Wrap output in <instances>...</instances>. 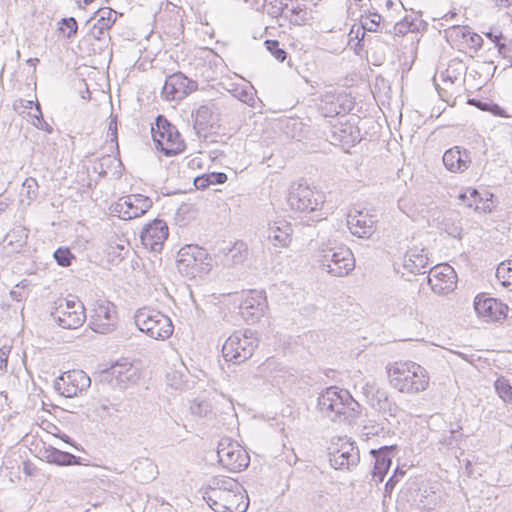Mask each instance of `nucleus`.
I'll return each instance as SVG.
<instances>
[{
	"mask_svg": "<svg viewBox=\"0 0 512 512\" xmlns=\"http://www.w3.org/2000/svg\"><path fill=\"white\" fill-rule=\"evenodd\" d=\"M243 488L230 477H213L203 493V499L215 512H246L249 501Z\"/></svg>",
	"mask_w": 512,
	"mask_h": 512,
	"instance_id": "nucleus-1",
	"label": "nucleus"
},
{
	"mask_svg": "<svg viewBox=\"0 0 512 512\" xmlns=\"http://www.w3.org/2000/svg\"><path fill=\"white\" fill-rule=\"evenodd\" d=\"M317 408L332 422L351 423L358 417L360 405L347 390L331 386L319 394Z\"/></svg>",
	"mask_w": 512,
	"mask_h": 512,
	"instance_id": "nucleus-2",
	"label": "nucleus"
},
{
	"mask_svg": "<svg viewBox=\"0 0 512 512\" xmlns=\"http://www.w3.org/2000/svg\"><path fill=\"white\" fill-rule=\"evenodd\" d=\"M387 373L390 385L401 393H419L429 385L426 369L412 361L395 362L388 367Z\"/></svg>",
	"mask_w": 512,
	"mask_h": 512,
	"instance_id": "nucleus-3",
	"label": "nucleus"
},
{
	"mask_svg": "<svg viewBox=\"0 0 512 512\" xmlns=\"http://www.w3.org/2000/svg\"><path fill=\"white\" fill-rule=\"evenodd\" d=\"M137 328L155 340H166L174 331L171 319L159 310L143 307L134 314Z\"/></svg>",
	"mask_w": 512,
	"mask_h": 512,
	"instance_id": "nucleus-4",
	"label": "nucleus"
},
{
	"mask_svg": "<svg viewBox=\"0 0 512 512\" xmlns=\"http://www.w3.org/2000/svg\"><path fill=\"white\" fill-rule=\"evenodd\" d=\"M151 133L155 147L164 155L172 156L184 151L185 143L180 133L163 115L156 117Z\"/></svg>",
	"mask_w": 512,
	"mask_h": 512,
	"instance_id": "nucleus-5",
	"label": "nucleus"
},
{
	"mask_svg": "<svg viewBox=\"0 0 512 512\" xmlns=\"http://www.w3.org/2000/svg\"><path fill=\"white\" fill-rule=\"evenodd\" d=\"M319 253L321 268L333 276H346L355 267L354 255L347 247L323 246L320 248Z\"/></svg>",
	"mask_w": 512,
	"mask_h": 512,
	"instance_id": "nucleus-6",
	"label": "nucleus"
},
{
	"mask_svg": "<svg viewBox=\"0 0 512 512\" xmlns=\"http://www.w3.org/2000/svg\"><path fill=\"white\" fill-rule=\"evenodd\" d=\"M176 262L179 273L189 279L206 274L211 269L206 250L197 245L182 247L177 254Z\"/></svg>",
	"mask_w": 512,
	"mask_h": 512,
	"instance_id": "nucleus-7",
	"label": "nucleus"
},
{
	"mask_svg": "<svg viewBox=\"0 0 512 512\" xmlns=\"http://www.w3.org/2000/svg\"><path fill=\"white\" fill-rule=\"evenodd\" d=\"M256 347L257 339L251 330L236 331L224 342L222 353L226 361L240 364L253 355Z\"/></svg>",
	"mask_w": 512,
	"mask_h": 512,
	"instance_id": "nucleus-8",
	"label": "nucleus"
},
{
	"mask_svg": "<svg viewBox=\"0 0 512 512\" xmlns=\"http://www.w3.org/2000/svg\"><path fill=\"white\" fill-rule=\"evenodd\" d=\"M324 194L304 183L294 182L289 188L287 198L292 210L299 212H317L324 204Z\"/></svg>",
	"mask_w": 512,
	"mask_h": 512,
	"instance_id": "nucleus-9",
	"label": "nucleus"
},
{
	"mask_svg": "<svg viewBox=\"0 0 512 512\" xmlns=\"http://www.w3.org/2000/svg\"><path fill=\"white\" fill-rule=\"evenodd\" d=\"M52 320L61 328L76 329L86 320L85 307L76 297L60 299L51 311Z\"/></svg>",
	"mask_w": 512,
	"mask_h": 512,
	"instance_id": "nucleus-10",
	"label": "nucleus"
},
{
	"mask_svg": "<svg viewBox=\"0 0 512 512\" xmlns=\"http://www.w3.org/2000/svg\"><path fill=\"white\" fill-rule=\"evenodd\" d=\"M217 456L220 464L230 472H240L247 468L250 462L246 450L230 438L220 440Z\"/></svg>",
	"mask_w": 512,
	"mask_h": 512,
	"instance_id": "nucleus-11",
	"label": "nucleus"
},
{
	"mask_svg": "<svg viewBox=\"0 0 512 512\" xmlns=\"http://www.w3.org/2000/svg\"><path fill=\"white\" fill-rule=\"evenodd\" d=\"M152 205L153 202L149 197L132 194L120 198L112 206V212L123 220H130L144 215Z\"/></svg>",
	"mask_w": 512,
	"mask_h": 512,
	"instance_id": "nucleus-12",
	"label": "nucleus"
},
{
	"mask_svg": "<svg viewBox=\"0 0 512 512\" xmlns=\"http://www.w3.org/2000/svg\"><path fill=\"white\" fill-rule=\"evenodd\" d=\"M117 315L114 304L106 300L95 302L90 316V328L99 334H108L115 329Z\"/></svg>",
	"mask_w": 512,
	"mask_h": 512,
	"instance_id": "nucleus-13",
	"label": "nucleus"
},
{
	"mask_svg": "<svg viewBox=\"0 0 512 512\" xmlns=\"http://www.w3.org/2000/svg\"><path fill=\"white\" fill-rule=\"evenodd\" d=\"M90 384L91 379L84 371L71 370L59 376L54 387L62 396L72 398L86 391Z\"/></svg>",
	"mask_w": 512,
	"mask_h": 512,
	"instance_id": "nucleus-14",
	"label": "nucleus"
},
{
	"mask_svg": "<svg viewBox=\"0 0 512 512\" xmlns=\"http://www.w3.org/2000/svg\"><path fill=\"white\" fill-rule=\"evenodd\" d=\"M427 282L434 293L445 295L455 289L457 275L450 265L438 264L429 269Z\"/></svg>",
	"mask_w": 512,
	"mask_h": 512,
	"instance_id": "nucleus-15",
	"label": "nucleus"
},
{
	"mask_svg": "<svg viewBox=\"0 0 512 512\" xmlns=\"http://www.w3.org/2000/svg\"><path fill=\"white\" fill-rule=\"evenodd\" d=\"M197 88L198 84L196 81L189 79L181 72H177L167 77L162 89V95L167 100L180 101L196 91Z\"/></svg>",
	"mask_w": 512,
	"mask_h": 512,
	"instance_id": "nucleus-16",
	"label": "nucleus"
},
{
	"mask_svg": "<svg viewBox=\"0 0 512 512\" xmlns=\"http://www.w3.org/2000/svg\"><path fill=\"white\" fill-rule=\"evenodd\" d=\"M266 308V296L264 292L257 290L245 293L239 306L242 318L250 323L258 321L264 315Z\"/></svg>",
	"mask_w": 512,
	"mask_h": 512,
	"instance_id": "nucleus-17",
	"label": "nucleus"
},
{
	"mask_svg": "<svg viewBox=\"0 0 512 512\" xmlns=\"http://www.w3.org/2000/svg\"><path fill=\"white\" fill-rule=\"evenodd\" d=\"M474 309L477 315L486 322H494L505 319L508 306L495 298L484 294L477 295L474 300Z\"/></svg>",
	"mask_w": 512,
	"mask_h": 512,
	"instance_id": "nucleus-18",
	"label": "nucleus"
},
{
	"mask_svg": "<svg viewBox=\"0 0 512 512\" xmlns=\"http://www.w3.org/2000/svg\"><path fill=\"white\" fill-rule=\"evenodd\" d=\"M376 216L369 212L354 210L347 215V227L359 238H370L376 231Z\"/></svg>",
	"mask_w": 512,
	"mask_h": 512,
	"instance_id": "nucleus-19",
	"label": "nucleus"
},
{
	"mask_svg": "<svg viewBox=\"0 0 512 512\" xmlns=\"http://www.w3.org/2000/svg\"><path fill=\"white\" fill-rule=\"evenodd\" d=\"M168 226L165 221L155 219L147 224L141 232L142 244L151 251L162 250L165 240L168 237Z\"/></svg>",
	"mask_w": 512,
	"mask_h": 512,
	"instance_id": "nucleus-20",
	"label": "nucleus"
},
{
	"mask_svg": "<svg viewBox=\"0 0 512 512\" xmlns=\"http://www.w3.org/2000/svg\"><path fill=\"white\" fill-rule=\"evenodd\" d=\"M359 460V450L353 443H343L339 449L329 454V461L334 469H351Z\"/></svg>",
	"mask_w": 512,
	"mask_h": 512,
	"instance_id": "nucleus-21",
	"label": "nucleus"
},
{
	"mask_svg": "<svg viewBox=\"0 0 512 512\" xmlns=\"http://www.w3.org/2000/svg\"><path fill=\"white\" fill-rule=\"evenodd\" d=\"M442 160L446 169L453 173L466 171L471 163L470 153L459 146L446 150Z\"/></svg>",
	"mask_w": 512,
	"mask_h": 512,
	"instance_id": "nucleus-22",
	"label": "nucleus"
},
{
	"mask_svg": "<svg viewBox=\"0 0 512 512\" xmlns=\"http://www.w3.org/2000/svg\"><path fill=\"white\" fill-rule=\"evenodd\" d=\"M95 19L90 28V34L94 39L101 40L108 36L109 29L117 19V13L111 8H100L95 13Z\"/></svg>",
	"mask_w": 512,
	"mask_h": 512,
	"instance_id": "nucleus-23",
	"label": "nucleus"
},
{
	"mask_svg": "<svg viewBox=\"0 0 512 512\" xmlns=\"http://www.w3.org/2000/svg\"><path fill=\"white\" fill-rule=\"evenodd\" d=\"M428 257L424 248L412 247L404 255L403 268L411 274L426 273Z\"/></svg>",
	"mask_w": 512,
	"mask_h": 512,
	"instance_id": "nucleus-24",
	"label": "nucleus"
},
{
	"mask_svg": "<svg viewBox=\"0 0 512 512\" xmlns=\"http://www.w3.org/2000/svg\"><path fill=\"white\" fill-rule=\"evenodd\" d=\"M374 457L372 478L376 483L382 482L392 463V447L384 446L379 450H371Z\"/></svg>",
	"mask_w": 512,
	"mask_h": 512,
	"instance_id": "nucleus-25",
	"label": "nucleus"
},
{
	"mask_svg": "<svg viewBox=\"0 0 512 512\" xmlns=\"http://www.w3.org/2000/svg\"><path fill=\"white\" fill-rule=\"evenodd\" d=\"M292 227L286 221L275 222L268 230V238L273 245L287 247L291 242Z\"/></svg>",
	"mask_w": 512,
	"mask_h": 512,
	"instance_id": "nucleus-26",
	"label": "nucleus"
},
{
	"mask_svg": "<svg viewBox=\"0 0 512 512\" xmlns=\"http://www.w3.org/2000/svg\"><path fill=\"white\" fill-rule=\"evenodd\" d=\"M158 475L157 465L149 458H141L134 463V477L142 483L154 480Z\"/></svg>",
	"mask_w": 512,
	"mask_h": 512,
	"instance_id": "nucleus-27",
	"label": "nucleus"
},
{
	"mask_svg": "<svg viewBox=\"0 0 512 512\" xmlns=\"http://www.w3.org/2000/svg\"><path fill=\"white\" fill-rule=\"evenodd\" d=\"M45 458L47 462L59 466L82 465L81 457L75 456L69 452L61 451L54 447L45 450Z\"/></svg>",
	"mask_w": 512,
	"mask_h": 512,
	"instance_id": "nucleus-28",
	"label": "nucleus"
},
{
	"mask_svg": "<svg viewBox=\"0 0 512 512\" xmlns=\"http://www.w3.org/2000/svg\"><path fill=\"white\" fill-rule=\"evenodd\" d=\"M318 109L324 117H334L344 111L343 106L340 104L339 96L332 92H326L322 96Z\"/></svg>",
	"mask_w": 512,
	"mask_h": 512,
	"instance_id": "nucleus-29",
	"label": "nucleus"
},
{
	"mask_svg": "<svg viewBox=\"0 0 512 512\" xmlns=\"http://www.w3.org/2000/svg\"><path fill=\"white\" fill-rule=\"evenodd\" d=\"M110 374L119 384L135 382L138 378L137 369L129 362L116 363L110 368Z\"/></svg>",
	"mask_w": 512,
	"mask_h": 512,
	"instance_id": "nucleus-30",
	"label": "nucleus"
},
{
	"mask_svg": "<svg viewBox=\"0 0 512 512\" xmlns=\"http://www.w3.org/2000/svg\"><path fill=\"white\" fill-rule=\"evenodd\" d=\"M194 128L197 129V133L205 131L210 125L213 116V111L209 106H200L194 114Z\"/></svg>",
	"mask_w": 512,
	"mask_h": 512,
	"instance_id": "nucleus-31",
	"label": "nucleus"
},
{
	"mask_svg": "<svg viewBox=\"0 0 512 512\" xmlns=\"http://www.w3.org/2000/svg\"><path fill=\"white\" fill-rule=\"evenodd\" d=\"M247 256V245L242 241H238L235 242L233 247L229 249L228 253L226 254L225 262L231 265H239L247 259Z\"/></svg>",
	"mask_w": 512,
	"mask_h": 512,
	"instance_id": "nucleus-32",
	"label": "nucleus"
},
{
	"mask_svg": "<svg viewBox=\"0 0 512 512\" xmlns=\"http://www.w3.org/2000/svg\"><path fill=\"white\" fill-rule=\"evenodd\" d=\"M38 195V183L34 178H26L20 191V203L30 205Z\"/></svg>",
	"mask_w": 512,
	"mask_h": 512,
	"instance_id": "nucleus-33",
	"label": "nucleus"
},
{
	"mask_svg": "<svg viewBox=\"0 0 512 512\" xmlns=\"http://www.w3.org/2000/svg\"><path fill=\"white\" fill-rule=\"evenodd\" d=\"M461 425L458 423L451 425L448 433H442L439 438V444L446 447L447 449H453L458 446L460 439L462 438Z\"/></svg>",
	"mask_w": 512,
	"mask_h": 512,
	"instance_id": "nucleus-34",
	"label": "nucleus"
},
{
	"mask_svg": "<svg viewBox=\"0 0 512 512\" xmlns=\"http://www.w3.org/2000/svg\"><path fill=\"white\" fill-rule=\"evenodd\" d=\"M496 277L502 286L512 291V261L501 262L496 269Z\"/></svg>",
	"mask_w": 512,
	"mask_h": 512,
	"instance_id": "nucleus-35",
	"label": "nucleus"
},
{
	"mask_svg": "<svg viewBox=\"0 0 512 512\" xmlns=\"http://www.w3.org/2000/svg\"><path fill=\"white\" fill-rule=\"evenodd\" d=\"M495 390L505 403H512V383L501 376L494 383Z\"/></svg>",
	"mask_w": 512,
	"mask_h": 512,
	"instance_id": "nucleus-36",
	"label": "nucleus"
},
{
	"mask_svg": "<svg viewBox=\"0 0 512 512\" xmlns=\"http://www.w3.org/2000/svg\"><path fill=\"white\" fill-rule=\"evenodd\" d=\"M232 94L241 102L254 106L255 90L251 85L237 86L232 90Z\"/></svg>",
	"mask_w": 512,
	"mask_h": 512,
	"instance_id": "nucleus-37",
	"label": "nucleus"
},
{
	"mask_svg": "<svg viewBox=\"0 0 512 512\" xmlns=\"http://www.w3.org/2000/svg\"><path fill=\"white\" fill-rule=\"evenodd\" d=\"M26 239L27 233L25 228L16 227L7 233L4 241L7 242V245L16 243V248H21L26 243Z\"/></svg>",
	"mask_w": 512,
	"mask_h": 512,
	"instance_id": "nucleus-38",
	"label": "nucleus"
},
{
	"mask_svg": "<svg viewBox=\"0 0 512 512\" xmlns=\"http://www.w3.org/2000/svg\"><path fill=\"white\" fill-rule=\"evenodd\" d=\"M381 15L377 12H369L365 16H361V24L363 25V29L369 32H376L380 26Z\"/></svg>",
	"mask_w": 512,
	"mask_h": 512,
	"instance_id": "nucleus-39",
	"label": "nucleus"
},
{
	"mask_svg": "<svg viewBox=\"0 0 512 512\" xmlns=\"http://www.w3.org/2000/svg\"><path fill=\"white\" fill-rule=\"evenodd\" d=\"M190 411L198 417H207L212 413V407L207 400L195 399L190 405Z\"/></svg>",
	"mask_w": 512,
	"mask_h": 512,
	"instance_id": "nucleus-40",
	"label": "nucleus"
},
{
	"mask_svg": "<svg viewBox=\"0 0 512 512\" xmlns=\"http://www.w3.org/2000/svg\"><path fill=\"white\" fill-rule=\"evenodd\" d=\"M264 45L276 60L283 62L286 59L287 53L284 49L280 48V44L277 40H266Z\"/></svg>",
	"mask_w": 512,
	"mask_h": 512,
	"instance_id": "nucleus-41",
	"label": "nucleus"
},
{
	"mask_svg": "<svg viewBox=\"0 0 512 512\" xmlns=\"http://www.w3.org/2000/svg\"><path fill=\"white\" fill-rule=\"evenodd\" d=\"M78 29V24L75 18H63L61 21L60 30L67 38H72L76 35Z\"/></svg>",
	"mask_w": 512,
	"mask_h": 512,
	"instance_id": "nucleus-42",
	"label": "nucleus"
},
{
	"mask_svg": "<svg viewBox=\"0 0 512 512\" xmlns=\"http://www.w3.org/2000/svg\"><path fill=\"white\" fill-rule=\"evenodd\" d=\"M53 257L57 264L63 267L69 266L71 264V260L74 258L68 248H58L54 252Z\"/></svg>",
	"mask_w": 512,
	"mask_h": 512,
	"instance_id": "nucleus-43",
	"label": "nucleus"
},
{
	"mask_svg": "<svg viewBox=\"0 0 512 512\" xmlns=\"http://www.w3.org/2000/svg\"><path fill=\"white\" fill-rule=\"evenodd\" d=\"M167 385L175 390H180L184 386L183 375L178 371H171L166 374Z\"/></svg>",
	"mask_w": 512,
	"mask_h": 512,
	"instance_id": "nucleus-44",
	"label": "nucleus"
},
{
	"mask_svg": "<svg viewBox=\"0 0 512 512\" xmlns=\"http://www.w3.org/2000/svg\"><path fill=\"white\" fill-rule=\"evenodd\" d=\"M290 12L296 17L295 21H306L307 10L304 4L298 3L296 0L295 4L291 5Z\"/></svg>",
	"mask_w": 512,
	"mask_h": 512,
	"instance_id": "nucleus-45",
	"label": "nucleus"
},
{
	"mask_svg": "<svg viewBox=\"0 0 512 512\" xmlns=\"http://www.w3.org/2000/svg\"><path fill=\"white\" fill-rule=\"evenodd\" d=\"M35 110L38 112V116H36V121L33 122L34 126L40 130L46 131L47 133H51L52 127L44 120L38 103L35 105Z\"/></svg>",
	"mask_w": 512,
	"mask_h": 512,
	"instance_id": "nucleus-46",
	"label": "nucleus"
},
{
	"mask_svg": "<svg viewBox=\"0 0 512 512\" xmlns=\"http://www.w3.org/2000/svg\"><path fill=\"white\" fill-rule=\"evenodd\" d=\"M278 5L279 4L275 3L273 0H264L263 8L267 14L271 15L272 17H278L282 15Z\"/></svg>",
	"mask_w": 512,
	"mask_h": 512,
	"instance_id": "nucleus-47",
	"label": "nucleus"
},
{
	"mask_svg": "<svg viewBox=\"0 0 512 512\" xmlns=\"http://www.w3.org/2000/svg\"><path fill=\"white\" fill-rule=\"evenodd\" d=\"M205 175L209 180V185L223 184L227 181V175L223 172H212Z\"/></svg>",
	"mask_w": 512,
	"mask_h": 512,
	"instance_id": "nucleus-48",
	"label": "nucleus"
},
{
	"mask_svg": "<svg viewBox=\"0 0 512 512\" xmlns=\"http://www.w3.org/2000/svg\"><path fill=\"white\" fill-rule=\"evenodd\" d=\"M107 137L110 139L111 142H115L117 144V118H116V116L110 117L108 131H107Z\"/></svg>",
	"mask_w": 512,
	"mask_h": 512,
	"instance_id": "nucleus-49",
	"label": "nucleus"
},
{
	"mask_svg": "<svg viewBox=\"0 0 512 512\" xmlns=\"http://www.w3.org/2000/svg\"><path fill=\"white\" fill-rule=\"evenodd\" d=\"M366 30L363 29V25L360 23L359 26L353 25L349 32L350 39H358L359 42L363 40Z\"/></svg>",
	"mask_w": 512,
	"mask_h": 512,
	"instance_id": "nucleus-50",
	"label": "nucleus"
},
{
	"mask_svg": "<svg viewBox=\"0 0 512 512\" xmlns=\"http://www.w3.org/2000/svg\"><path fill=\"white\" fill-rule=\"evenodd\" d=\"M426 499H429L427 502H424L423 500H420L421 508L426 510H432L437 505L438 502V496L436 493H432L431 495H428L425 497Z\"/></svg>",
	"mask_w": 512,
	"mask_h": 512,
	"instance_id": "nucleus-51",
	"label": "nucleus"
},
{
	"mask_svg": "<svg viewBox=\"0 0 512 512\" xmlns=\"http://www.w3.org/2000/svg\"><path fill=\"white\" fill-rule=\"evenodd\" d=\"M194 185L198 190H204L207 187H209V180L207 179L206 175L203 174L201 176H198L194 179Z\"/></svg>",
	"mask_w": 512,
	"mask_h": 512,
	"instance_id": "nucleus-52",
	"label": "nucleus"
},
{
	"mask_svg": "<svg viewBox=\"0 0 512 512\" xmlns=\"http://www.w3.org/2000/svg\"><path fill=\"white\" fill-rule=\"evenodd\" d=\"M399 474H400V476L404 475V473L402 471H399ZM397 481H398V469H396L394 475L392 477H390L389 480L387 481V483L385 484L386 492L392 491L395 484L397 483Z\"/></svg>",
	"mask_w": 512,
	"mask_h": 512,
	"instance_id": "nucleus-53",
	"label": "nucleus"
},
{
	"mask_svg": "<svg viewBox=\"0 0 512 512\" xmlns=\"http://www.w3.org/2000/svg\"><path fill=\"white\" fill-rule=\"evenodd\" d=\"M275 3H278L281 13L283 14L285 11H290L291 5L295 4L296 0H273Z\"/></svg>",
	"mask_w": 512,
	"mask_h": 512,
	"instance_id": "nucleus-54",
	"label": "nucleus"
},
{
	"mask_svg": "<svg viewBox=\"0 0 512 512\" xmlns=\"http://www.w3.org/2000/svg\"><path fill=\"white\" fill-rule=\"evenodd\" d=\"M9 351L5 348L0 349V371H4L7 367Z\"/></svg>",
	"mask_w": 512,
	"mask_h": 512,
	"instance_id": "nucleus-55",
	"label": "nucleus"
},
{
	"mask_svg": "<svg viewBox=\"0 0 512 512\" xmlns=\"http://www.w3.org/2000/svg\"><path fill=\"white\" fill-rule=\"evenodd\" d=\"M479 196V192L476 189H467L466 192L459 195V198L464 200L466 198H476Z\"/></svg>",
	"mask_w": 512,
	"mask_h": 512,
	"instance_id": "nucleus-56",
	"label": "nucleus"
},
{
	"mask_svg": "<svg viewBox=\"0 0 512 512\" xmlns=\"http://www.w3.org/2000/svg\"><path fill=\"white\" fill-rule=\"evenodd\" d=\"M491 112L496 115V116H501V117H504L506 116L505 115V111L502 107H500L499 105L497 104H493L492 107H491Z\"/></svg>",
	"mask_w": 512,
	"mask_h": 512,
	"instance_id": "nucleus-57",
	"label": "nucleus"
},
{
	"mask_svg": "<svg viewBox=\"0 0 512 512\" xmlns=\"http://www.w3.org/2000/svg\"><path fill=\"white\" fill-rule=\"evenodd\" d=\"M486 36L495 43H498L499 40L503 37L502 33L496 35L493 32L486 33Z\"/></svg>",
	"mask_w": 512,
	"mask_h": 512,
	"instance_id": "nucleus-58",
	"label": "nucleus"
},
{
	"mask_svg": "<svg viewBox=\"0 0 512 512\" xmlns=\"http://www.w3.org/2000/svg\"><path fill=\"white\" fill-rule=\"evenodd\" d=\"M496 47L498 48V52L502 54L504 57L506 56L507 47L504 43H496Z\"/></svg>",
	"mask_w": 512,
	"mask_h": 512,
	"instance_id": "nucleus-59",
	"label": "nucleus"
},
{
	"mask_svg": "<svg viewBox=\"0 0 512 512\" xmlns=\"http://www.w3.org/2000/svg\"><path fill=\"white\" fill-rule=\"evenodd\" d=\"M347 129L352 130V126L340 130V140H345L347 138ZM349 134L351 135L352 131H350Z\"/></svg>",
	"mask_w": 512,
	"mask_h": 512,
	"instance_id": "nucleus-60",
	"label": "nucleus"
},
{
	"mask_svg": "<svg viewBox=\"0 0 512 512\" xmlns=\"http://www.w3.org/2000/svg\"><path fill=\"white\" fill-rule=\"evenodd\" d=\"M470 40L472 43H475V44H480L483 41L482 38L476 33H473L471 35Z\"/></svg>",
	"mask_w": 512,
	"mask_h": 512,
	"instance_id": "nucleus-61",
	"label": "nucleus"
},
{
	"mask_svg": "<svg viewBox=\"0 0 512 512\" xmlns=\"http://www.w3.org/2000/svg\"><path fill=\"white\" fill-rule=\"evenodd\" d=\"M512 3V0H496L497 5H501L504 7H509Z\"/></svg>",
	"mask_w": 512,
	"mask_h": 512,
	"instance_id": "nucleus-62",
	"label": "nucleus"
},
{
	"mask_svg": "<svg viewBox=\"0 0 512 512\" xmlns=\"http://www.w3.org/2000/svg\"><path fill=\"white\" fill-rule=\"evenodd\" d=\"M26 62L28 65L35 67L37 65V63H39V59L38 58H29Z\"/></svg>",
	"mask_w": 512,
	"mask_h": 512,
	"instance_id": "nucleus-63",
	"label": "nucleus"
},
{
	"mask_svg": "<svg viewBox=\"0 0 512 512\" xmlns=\"http://www.w3.org/2000/svg\"><path fill=\"white\" fill-rule=\"evenodd\" d=\"M8 207V203L5 200L0 199V213L4 212Z\"/></svg>",
	"mask_w": 512,
	"mask_h": 512,
	"instance_id": "nucleus-64",
	"label": "nucleus"
}]
</instances>
